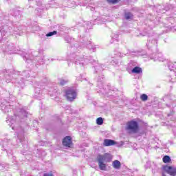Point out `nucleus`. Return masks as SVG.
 Listing matches in <instances>:
<instances>
[{"mask_svg":"<svg viewBox=\"0 0 176 176\" xmlns=\"http://www.w3.org/2000/svg\"><path fill=\"white\" fill-rule=\"evenodd\" d=\"M96 160L98 163L100 170L105 171L107 170V163L112 162V155L104 153V155L99 154L97 156Z\"/></svg>","mask_w":176,"mask_h":176,"instance_id":"nucleus-1","label":"nucleus"},{"mask_svg":"<svg viewBox=\"0 0 176 176\" xmlns=\"http://www.w3.org/2000/svg\"><path fill=\"white\" fill-rule=\"evenodd\" d=\"M139 129L140 126L137 121L131 120L126 123V130H128V131H131V133H133V134L138 133Z\"/></svg>","mask_w":176,"mask_h":176,"instance_id":"nucleus-2","label":"nucleus"},{"mask_svg":"<svg viewBox=\"0 0 176 176\" xmlns=\"http://www.w3.org/2000/svg\"><path fill=\"white\" fill-rule=\"evenodd\" d=\"M88 63H94V60L91 56H84L83 58H76V64L82 65V67H85Z\"/></svg>","mask_w":176,"mask_h":176,"instance_id":"nucleus-3","label":"nucleus"},{"mask_svg":"<svg viewBox=\"0 0 176 176\" xmlns=\"http://www.w3.org/2000/svg\"><path fill=\"white\" fill-rule=\"evenodd\" d=\"M1 31H6V34H14V32H17V28H14L13 25V22L8 21L6 23V25H4L3 29Z\"/></svg>","mask_w":176,"mask_h":176,"instance_id":"nucleus-4","label":"nucleus"},{"mask_svg":"<svg viewBox=\"0 0 176 176\" xmlns=\"http://www.w3.org/2000/svg\"><path fill=\"white\" fill-rule=\"evenodd\" d=\"M65 96L68 101L72 102L76 98V91L74 88H69L65 91Z\"/></svg>","mask_w":176,"mask_h":176,"instance_id":"nucleus-5","label":"nucleus"},{"mask_svg":"<svg viewBox=\"0 0 176 176\" xmlns=\"http://www.w3.org/2000/svg\"><path fill=\"white\" fill-rule=\"evenodd\" d=\"M171 8H173V6L170 4H166L164 8H162L161 6H158L157 12V13L164 14L166 13V12H168Z\"/></svg>","mask_w":176,"mask_h":176,"instance_id":"nucleus-6","label":"nucleus"},{"mask_svg":"<svg viewBox=\"0 0 176 176\" xmlns=\"http://www.w3.org/2000/svg\"><path fill=\"white\" fill-rule=\"evenodd\" d=\"M16 133L19 142H23L24 141V129L22 127H19L16 129Z\"/></svg>","mask_w":176,"mask_h":176,"instance_id":"nucleus-7","label":"nucleus"},{"mask_svg":"<svg viewBox=\"0 0 176 176\" xmlns=\"http://www.w3.org/2000/svg\"><path fill=\"white\" fill-rule=\"evenodd\" d=\"M63 145L67 148H71L72 145V138L71 136H66L63 140Z\"/></svg>","mask_w":176,"mask_h":176,"instance_id":"nucleus-8","label":"nucleus"},{"mask_svg":"<svg viewBox=\"0 0 176 176\" xmlns=\"http://www.w3.org/2000/svg\"><path fill=\"white\" fill-rule=\"evenodd\" d=\"M16 115H14V117L8 116V119L6 120V122L8 124L9 126L12 127V130H14L16 129V126H13V124L16 123Z\"/></svg>","mask_w":176,"mask_h":176,"instance_id":"nucleus-9","label":"nucleus"},{"mask_svg":"<svg viewBox=\"0 0 176 176\" xmlns=\"http://www.w3.org/2000/svg\"><path fill=\"white\" fill-rule=\"evenodd\" d=\"M15 49L16 47H14V44L13 43H10L7 45L6 50V52H8L10 54H16Z\"/></svg>","mask_w":176,"mask_h":176,"instance_id":"nucleus-10","label":"nucleus"},{"mask_svg":"<svg viewBox=\"0 0 176 176\" xmlns=\"http://www.w3.org/2000/svg\"><path fill=\"white\" fill-rule=\"evenodd\" d=\"M164 170L170 174L171 176H176V168L172 166H165L164 167Z\"/></svg>","mask_w":176,"mask_h":176,"instance_id":"nucleus-11","label":"nucleus"},{"mask_svg":"<svg viewBox=\"0 0 176 176\" xmlns=\"http://www.w3.org/2000/svg\"><path fill=\"white\" fill-rule=\"evenodd\" d=\"M115 144H116V142H115V140H110V139H105L104 140L103 145L104 146H111L112 145H115Z\"/></svg>","mask_w":176,"mask_h":176,"instance_id":"nucleus-12","label":"nucleus"},{"mask_svg":"<svg viewBox=\"0 0 176 176\" xmlns=\"http://www.w3.org/2000/svg\"><path fill=\"white\" fill-rule=\"evenodd\" d=\"M147 47L149 48L153 47V46H157V40L156 39H149L146 44Z\"/></svg>","mask_w":176,"mask_h":176,"instance_id":"nucleus-13","label":"nucleus"},{"mask_svg":"<svg viewBox=\"0 0 176 176\" xmlns=\"http://www.w3.org/2000/svg\"><path fill=\"white\" fill-rule=\"evenodd\" d=\"M1 111H3V112H12V108H10V105L3 104V103H1Z\"/></svg>","mask_w":176,"mask_h":176,"instance_id":"nucleus-14","label":"nucleus"},{"mask_svg":"<svg viewBox=\"0 0 176 176\" xmlns=\"http://www.w3.org/2000/svg\"><path fill=\"white\" fill-rule=\"evenodd\" d=\"M12 14L14 16V17H17L18 19H20L21 17V11L19 10L17 8H15L12 10Z\"/></svg>","mask_w":176,"mask_h":176,"instance_id":"nucleus-15","label":"nucleus"},{"mask_svg":"<svg viewBox=\"0 0 176 176\" xmlns=\"http://www.w3.org/2000/svg\"><path fill=\"white\" fill-rule=\"evenodd\" d=\"M112 166L116 170H119V168H120V167H122V164L120 163V162L119 160H116L113 162Z\"/></svg>","mask_w":176,"mask_h":176,"instance_id":"nucleus-16","label":"nucleus"},{"mask_svg":"<svg viewBox=\"0 0 176 176\" xmlns=\"http://www.w3.org/2000/svg\"><path fill=\"white\" fill-rule=\"evenodd\" d=\"M85 45H87V49H89L91 52H96V45H93V44H91V42L88 41L87 43H85Z\"/></svg>","mask_w":176,"mask_h":176,"instance_id":"nucleus-17","label":"nucleus"},{"mask_svg":"<svg viewBox=\"0 0 176 176\" xmlns=\"http://www.w3.org/2000/svg\"><path fill=\"white\" fill-rule=\"evenodd\" d=\"M10 142V140L6 139L2 142L1 151H8V144Z\"/></svg>","mask_w":176,"mask_h":176,"instance_id":"nucleus-18","label":"nucleus"},{"mask_svg":"<svg viewBox=\"0 0 176 176\" xmlns=\"http://www.w3.org/2000/svg\"><path fill=\"white\" fill-rule=\"evenodd\" d=\"M28 115V113L24 109H21L19 111V118H21V119H24V118H27Z\"/></svg>","mask_w":176,"mask_h":176,"instance_id":"nucleus-19","label":"nucleus"},{"mask_svg":"<svg viewBox=\"0 0 176 176\" xmlns=\"http://www.w3.org/2000/svg\"><path fill=\"white\" fill-rule=\"evenodd\" d=\"M132 74H142V69L141 67H135L131 70Z\"/></svg>","mask_w":176,"mask_h":176,"instance_id":"nucleus-20","label":"nucleus"},{"mask_svg":"<svg viewBox=\"0 0 176 176\" xmlns=\"http://www.w3.org/2000/svg\"><path fill=\"white\" fill-rule=\"evenodd\" d=\"M168 67L170 71H175V69H176V62H175V63L170 62L168 65Z\"/></svg>","mask_w":176,"mask_h":176,"instance_id":"nucleus-21","label":"nucleus"},{"mask_svg":"<svg viewBox=\"0 0 176 176\" xmlns=\"http://www.w3.org/2000/svg\"><path fill=\"white\" fill-rule=\"evenodd\" d=\"M58 81H59V85H60V86H64L65 85H67V83H68L69 82L68 79H64V78H59Z\"/></svg>","mask_w":176,"mask_h":176,"instance_id":"nucleus-22","label":"nucleus"},{"mask_svg":"<svg viewBox=\"0 0 176 176\" xmlns=\"http://www.w3.org/2000/svg\"><path fill=\"white\" fill-rule=\"evenodd\" d=\"M98 86L99 87V89H100V91H102V89H104V85L102 84V80H101V78H98Z\"/></svg>","mask_w":176,"mask_h":176,"instance_id":"nucleus-23","label":"nucleus"},{"mask_svg":"<svg viewBox=\"0 0 176 176\" xmlns=\"http://www.w3.org/2000/svg\"><path fill=\"white\" fill-rule=\"evenodd\" d=\"M8 168H9V167H8L7 164H0V171H6Z\"/></svg>","mask_w":176,"mask_h":176,"instance_id":"nucleus-24","label":"nucleus"},{"mask_svg":"<svg viewBox=\"0 0 176 176\" xmlns=\"http://www.w3.org/2000/svg\"><path fill=\"white\" fill-rule=\"evenodd\" d=\"M164 163H170L171 162V158L168 155L164 156L162 159Z\"/></svg>","mask_w":176,"mask_h":176,"instance_id":"nucleus-25","label":"nucleus"},{"mask_svg":"<svg viewBox=\"0 0 176 176\" xmlns=\"http://www.w3.org/2000/svg\"><path fill=\"white\" fill-rule=\"evenodd\" d=\"M29 3H32V2H33V3H35L36 5H37V6H41L42 5V1H38V0H28Z\"/></svg>","mask_w":176,"mask_h":176,"instance_id":"nucleus-26","label":"nucleus"},{"mask_svg":"<svg viewBox=\"0 0 176 176\" xmlns=\"http://www.w3.org/2000/svg\"><path fill=\"white\" fill-rule=\"evenodd\" d=\"M96 123H97L99 126H101V125L103 124V123H104V119H102V118H101V117L97 118V120H96Z\"/></svg>","mask_w":176,"mask_h":176,"instance_id":"nucleus-27","label":"nucleus"},{"mask_svg":"<svg viewBox=\"0 0 176 176\" xmlns=\"http://www.w3.org/2000/svg\"><path fill=\"white\" fill-rule=\"evenodd\" d=\"M131 17H133V14H131V12H127L125 14V19L126 20H130Z\"/></svg>","mask_w":176,"mask_h":176,"instance_id":"nucleus-28","label":"nucleus"},{"mask_svg":"<svg viewBox=\"0 0 176 176\" xmlns=\"http://www.w3.org/2000/svg\"><path fill=\"white\" fill-rule=\"evenodd\" d=\"M140 98L142 100V101H146L148 100V95L146 94H142L140 96Z\"/></svg>","mask_w":176,"mask_h":176,"instance_id":"nucleus-29","label":"nucleus"},{"mask_svg":"<svg viewBox=\"0 0 176 176\" xmlns=\"http://www.w3.org/2000/svg\"><path fill=\"white\" fill-rule=\"evenodd\" d=\"M108 3H112V5H116V3H118L119 0H107Z\"/></svg>","mask_w":176,"mask_h":176,"instance_id":"nucleus-30","label":"nucleus"},{"mask_svg":"<svg viewBox=\"0 0 176 176\" xmlns=\"http://www.w3.org/2000/svg\"><path fill=\"white\" fill-rule=\"evenodd\" d=\"M57 34V31L54 30L53 32H50L46 34V36H53V35H56Z\"/></svg>","mask_w":176,"mask_h":176,"instance_id":"nucleus-31","label":"nucleus"},{"mask_svg":"<svg viewBox=\"0 0 176 176\" xmlns=\"http://www.w3.org/2000/svg\"><path fill=\"white\" fill-rule=\"evenodd\" d=\"M23 76H25V78H28L30 76L29 72L28 71L23 72Z\"/></svg>","mask_w":176,"mask_h":176,"instance_id":"nucleus-32","label":"nucleus"},{"mask_svg":"<svg viewBox=\"0 0 176 176\" xmlns=\"http://www.w3.org/2000/svg\"><path fill=\"white\" fill-rule=\"evenodd\" d=\"M175 113V111L174 110H171L169 113L167 114V116L170 118V116H173Z\"/></svg>","mask_w":176,"mask_h":176,"instance_id":"nucleus-33","label":"nucleus"},{"mask_svg":"<svg viewBox=\"0 0 176 176\" xmlns=\"http://www.w3.org/2000/svg\"><path fill=\"white\" fill-rule=\"evenodd\" d=\"M130 54V51L129 50H127V52L126 53H122V54H120V57H124V56H127V54Z\"/></svg>","mask_w":176,"mask_h":176,"instance_id":"nucleus-34","label":"nucleus"},{"mask_svg":"<svg viewBox=\"0 0 176 176\" xmlns=\"http://www.w3.org/2000/svg\"><path fill=\"white\" fill-rule=\"evenodd\" d=\"M43 176H54V175H53L52 172H49L47 173H44Z\"/></svg>","mask_w":176,"mask_h":176,"instance_id":"nucleus-35","label":"nucleus"},{"mask_svg":"<svg viewBox=\"0 0 176 176\" xmlns=\"http://www.w3.org/2000/svg\"><path fill=\"white\" fill-rule=\"evenodd\" d=\"M97 69H100V71H102V65L99 66V68H98V67H96L95 70H96V74L98 72Z\"/></svg>","mask_w":176,"mask_h":176,"instance_id":"nucleus-36","label":"nucleus"},{"mask_svg":"<svg viewBox=\"0 0 176 176\" xmlns=\"http://www.w3.org/2000/svg\"><path fill=\"white\" fill-rule=\"evenodd\" d=\"M65 41H66V42H67V43H70V42H71V38L67 37V38H65Z\"/></svg>","mask_w":176,"mask_h":176,"instance_id":"nucleus-37","label":"nucleus"},{"mask_svg":"<svg viewBox=\"0 0 176 176\" xmlns=\"http://www.w3.org/2000/svg\"><path fill=\"white\" fill-rule=\"evenodd\" d=\"M119 35L116 34L115 36H113V39H118Z\"/></svg>","mask_w":176,"mask_h":176,"instance_id":"nucleus-38","label":"nucleus"},{"mask_svg":"<svg viewBox=\"0 0 176 176\" xmlns=\"http://www.w3.org/2000/svg\"><path fill=\"white\" fill-rule=\"evenodd\" d=\"M26 63H28V64H29V63H31V60L26 58Z\"/></svg>","mask_w":176,"mask_h":176,"instance_id":"nucleus-39","label":"nucleus"},{"mask_svg":"<svg viewBox=\"0 0 176 176\" xmlns=\"http://www.w3.org/2000/svg\"><path fill=\"white\" fill-rule=\"evenodd\" d=\"M2 39V31H0V41Z\"/></svg>","mask_w":176,"mask_h":176,"instance_id":"nucleus-40","label":"nucleus"},{"mask_svg":"<svg viewBox=\"0 0 176 176\" xmlns=\"http://www.w3.org/2000/svg\"><path fill=\"white\" fill-rule=\"evenodd\" d=\"M23 58H27V56H23Z\"/></svg>","mask_w":176,"mask_h":176,"instance_id":"nucleus-41","label":"nucleus"},{"mask_svg":"<svg viewBox=\"0 0 176 176\" xmlns=\"http://www.w3.org/2000/svg\"><path fill=\"white\" fill-rule=\"evenodd\" d=\"M162 176H166V175L164 173H162Z\"/></svg>","mask_w":176,"mask_h":176,"instance_id":"nucleus-42","label":"nucleus"},{"mask_svg":"<svg viewBox=\"0 0 176 176\" xmlns=\"http://www.w3.org/2000/svg\"><path fill=\"white\" fill-rule=\"evenodd\" d=\"M102 79H104V76H102Z\"/></svg>","mask_w":176,"mask_h":176,"instance_id":"nucleus-43","label":"nucleus"},{"mask_svg":"<svg viewBox=\"0 0 176 176\" xmlns=\"http://www.w3.org/2000/svg\"><path fill=\"white\" fill-rule=\"evenodd\" d=\"M166 107H170V106H168V104H166Z\"/></svg>","mask_w":176,"mask_h":176,"instance_id":"nucleus-44","label":"nucleus"}]
</instances>
